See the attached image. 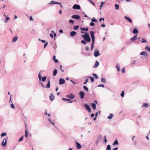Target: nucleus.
<instances>
[{
	"instance_id": "nucleus-1",
	"label": "nucleus",
	"mask_w": 150,
	"mask_h": 150,
	"mask_svg": "<svg viewBox=\"0 0 150 150\" xmlns=\"http://www.w3.org/2000/svg\"><path fill=\"white\" fill-rule=\"evenodd\" d=\"M83 38L84 40L86 42H90L91 41V39L88 34L86 33L84 35H82L81 36Z\"/></svg>"
},
{
	"instance_id": "nucleus-2",
	"label": "nucleus",
	"mask_w": 150,
	"mask_h": 150,
	"mask_svg": "<svg viewBox=\"0 0 150 150\" xmlns=\"http://www.w3.org/2000/svg\"><path fill=\"white\" fill-rule=\"evenodd\" d=\"M90 33L91 35V38H92V42H95V36H94V32L93 31H91L90 32Z\"/></svg>"
},
{
	"instance_id": "nucleus-3",
	"label": "nucleus",
	"mask_w": 150,
	"mask_h": 150,
	"mask_svg": "<svg viewBox=\"0 0 150 150\" xmlns=\"http://www.w3.org/2000/svg\"><path fill=\"white\" fill-rule=\"evenodd\" d=\"M72 8L74 9L80 10L81 7L79 5L74 4L72 7Z\"/></svg>"
},
{
	"instance_id": "nucleus-4",
	"label": "nucleus",
	"mask_w": 150,
	"mask_h": 150,
	"mask_svg": "<svg viewBox=\"0 0 150 150\" xmlns=\"http://www.w3.org/2000/svg\"><path fill=\"white\" fill-rule=\"evenodd\" d=\"M99 51L97 49H95L94 52V55L95 57H97L99 56Z\"/></svg>"
},
{
	"instance_id": "nucleus-5",
	"label": "nucleus",
	"mask_w": 150,
	"mask_h": 150,
	"mask_svg": "<svg viewBox=\"0 0 150 150\" xmlns=\"http://www.w3.org/2000/svg\"><path fill=\"white\" fill-rule=\"evenodd\" d=\"M71 18L76 20H79L80 18V16L77 15H74L71 16Z\"/></svg>"
},
{
	"instance_id": "nucleus-6",
	"label": "nucleus",
	"mask_w": 150,
	"mask_h": 150,
	"mask_svg": "<svg viewBox=\"0 0 150 150\" xmlns=\"http://www.w3.org/2000/svg\"><path fill=\"white\" fill-rule=\"evenodd\" d=\"M79 94L81 98L82 99L84 98L85 93L83 91H81L79 93Z\"/></svg>"
},
{
	"instance_id": "nucleus-7",
	"label": "nucleus",
	"mask_w": 150,
	"mask_h": 150,
	"mask_svg": "<svg viewBox=\"0 0 150 150\" xmlns=\"http://www.w3.org/2000/svg\"><path fill=\"white\" fill-rule=\"evenodd\" d=\"M59 84H64L65 82V80L63 79L60 78L59 79Z\"/></svg>"
},
{
	"instance_id": "nucleus-8",
	"label": "nucleus",
	"mask_w": 150,
	"mask_h": 150,
	"mask_svg": "<svg viewBox=\"0 0 150 150\" xmlns=\"http://www.w3.org/2000/svg\"><path fill=\"white\" fill-rule=\"evenodd\" d=\"M7 139H4L2 141L1 144L2 146H6V145Z\"/></svg>"
},
{
	"instance_id": "nucleus-9",
	"label": "nucleus",
	"mask_w": 150,
	"mask_h": 150,
	"mask_svg": "<svg viewBox=\"0 0 150 150\" xmlns=\"http://www.w3.org/2000/svg\"><path fill=\"white\" fill-rule=\"evenodd\" d=\"M85 106L86 107V109L89 112H91V109L90 108V106L89 105H88L87 104H85Z\"/></svg>"
},
{
	"instance_id": "nucleus-10",
	"label": "nucleus",
	"mask_w": 150,
	"mask_h": 150,
	"mask_svg": "<svg viewBox=\"0 0 150 150\" xmlns=\"http://www.w3.org/2000/svg\"><path fill=\"white\" fill-rule=\"evenodd\" d=\"M140 54L146 56L148 55V53L146 51H144L141 52Z\"/></svg>"
},
{
	"instance_id": "nucleus-11",
	"label": "nucleus",
	"mask_w": 150,
	"mask_h": 150,
	"mask_svg": "<svg viewBox=\"0 0 150 150\" xmlns=\"http://www.w3.org/2000/svg\"><path fill=\"white\" fill-rule=\"evenodd\" d=\"M124 18L125 19L127 20L130 23H132V21L129 17H127L126 16H125Z\"/></svg>"
},
{
	"instance_id": "nucleus-12",
	"label": "nucleus",
	"mask_w": 150,
	"mask_h": 150,
	"mask_svg": "<svg viewBox=\"0 0 150 150\" xmlns=\"http://www.w3.org/2000/svg\"><path fill=\"white\" fill-rule=\"evenodd\" d=\"M76 148L77 149H80L81 148V144L78 142H76Z\"/></svg>"
},
{
	"instance_id": "nucleus-13",
	"label": "nucleus",
	"mask_w": 150,
	"mask_h": 150,
	"mask_svg": "<svg viewBox=\"0 0 150 150\" xmlns=\"http://www.w3.org/2000/svg\"><path fill=\"white\" fill-rule=\"evenodd\" d=\"M50 100L52 101L54 98V95H53L52 93H51L50 95Z\"/></svg>"
},
{
	"instance_id": "nucleus-14",
	"label": "nucleus",
	"mask_w": 150,
	"mask_h": 150,
	"mask_svg": "<svg viewBox=\"0 0 150 150\" xmlns=\"http://www.w3.org/2000/svg\"><path fill=\"white\" fill-rule=\"evenodd\" d=\"M26 128V130H25V136L26 138H27L28 136V129L26 128V127H25Z\"/></svg>"
},
{
	"instance_id": "nucleus-15",
	"label": "nucleus",
	"mask_w": 150,
	"mask_h": 150,
	"mask_svg": "<svg viewBox=\"0 0 150 150\" xmlns=\"http://www.w3.org/2000/svg\"><path fill=\"white\" fill-rule=\"evenodd\" d=\"M76 34V32L75 31H72L70 32V35L71 36L73 37Z\"/></svg>"
},
{
	"instance_id": "nucleus-16",
	"label": "nucleus",
	"mask_w": 150,
	"mask_h": 150,
	"mask_svg": "<svg viewBox=\"0 0 150 150\" xmlns=\"http://www.w3.org/2000/svg\"><path fill=\"white\" fill-rule=\"evenodd\" d=\"M67 96L71 99H73L75 97L72 94H71L69 95H67Z\"/></svg>"
},
{
	"instance_id": "nucleus-17",
	"label": "nucleus",
	"mask_w": 150,
	"mask_h": 150,
	"mask_svg": "<svg viewBox=\"0 0 150 150\" xmlns=\"http://www.w3.org/2000/svg\"><path fill=\"white\" fill-rule=\"evenodd\" d=\"M50 80H49L48 81L47 83L46 86L45 87L46 88H49L50 87Z\"/></svg>"
},
{
	"instance_id": "nucleus-18",
	"label": "nucleus",
	"mask_w": 150,
	"mask_h": 150,
	"mask_svg": "<svg viewBox=\"0 0 150 150\" xmlns=\"http://www.w3.org/2000/svg\"><path fill=\"white\" fill-rule=\"evenodd\" d=\"M137 39V35H135L132 38L130 39V40L132 41L136 40Z\"/></svg>"
},
{
	"instance_id": "nucleus-19",
	"label": "nucleus",
	"mask_w": 150,
	"mask_h": 150,
	"mask_svg": "<svg viewBox=\"0 0 150 150\" xmlns=\"http://www.w3.org/2000/svg\"><path fill=\"white\" fill-rule=\"evenodd\" d=\"M99 65V62L98 61H96V62L95 65H94V66L93 67L95 68L96 67L98 66Z\"/></svg>"
},
{
	"instance_id": "nucleus-20",
	"label": "nucleus",
	"mask_w": 150,
	"mask_h": 150,
	"mask_svg": "<svg viewBox=\"0 0 150 150\" xmlns=\"http://www.w3.org/2000/svg\"><path fill=\"white\" fill-rule=\"evenodd\" d=\"M133 33L134 34H137L138 33V31L137 29H134L133 31Z\"/></svg>"
},
{
	"instance_id": "nucleus-21",
	"label": "nucleus",
	"mask_w": 150,
	"mask_h": 150,
	"mask_svg": "<svg viewBox=\"0 0 150 150\" xmlns=\"http://www.w3.org/2000/svg\"><path fill=\"white\" fill-rule=\"evenodd\" d=\"M56 56L55 55H54L53 56V60L55 62V63H57L58 62V60L56 59Z\"/></svg>"
},
{
	"instance_id": "nucleus-22",
	"label": "nucleus",
	"mask_w": 150,
	"mask_h": 150,
	"mask_svg": "<svg viewBox=\"0 0 150 150\" xmlns=\"http://www.w3.org/2000/svg\"><path fill=\"white\" fill-rule=\"evenodd\" d=\"M91 106L94 110H95L96 109V105L95 104L93 103H92L91 104Z\"/></svg>"
},
{
	"instance_id": "nucleus-23",
	"label": "nucleus",
	"mask_w": 150,
	"mask_h": 150,
	"mask_svg": "<svg viewBox=\"0 0 150 150\" xmlns=\"http://www.w3.org/2000/svg\"><path fill=\"white\" fill-rule=\"evenodd\" d=\"M113 116L112 114H111L110 115L107 117V118L110 120L111 119Z\"/></svg>"
},
{
	"instance_id": "nucleus-24",
	"label": "nucleus",
	"mask_w": 150,
	"mask_h": 150,
	"mask_svg": "<svg viewBox=\"0 0 150 150\" xmlns=\"http://www.w3.org/2000/svg\"><path fill=\"white\" fill-rule=\"evenodd\" d=\"M17 39H18V38L17 37L15 36V37H14L13 38V41H12L13 42H15L17 40Z\"/></svg>"
},
{
	"instance_id": "nucleus-25",
	"label": "nucleus",
	"mask_w": 150,
	"mask_h": 150,
	"mask_svg": "<svg viewBox=\"0 0 150 150\" xmlns=\"http://www.w3.org/2000/svg\"><path fill=\"white\" fill-rule=\"evenodd\" d=\"M57 70L56 69H55L54 70V71H53V76H56L57 74Z\"/></svg>"
},
{
	"instance_id": "nucleus-26",
	"label": "nucleus",
	"mask_w": 150,
	"mask_h": 150,
	"mask_svg": "<svg viewBox=\"0 0 150 150\" xmlns=\"http://www.w3.org/2000/svg\"><path fill=\"white\" fill-rule=\"evenodd\" d=\"M118 142L117 140H116L114 142L112 143V144L113 145H117L118 144Z\"/></svg>"
},
{
	"instance_id": "nucleus-27",
	"label": "nucleus",
	"mask_w": 150,
	"mask_h": 150,
	"mask_svg": "<svg viewBox=\"0 0 150 150\" xmlns=\"http://www.w3.org/2000/svg\"><path fill=\"white\" fill-rule=\"evenodd\" d=\"M57 3H58V2L55 1H52L49 3V4H57Z\"/></svg>"
},
{
	"instance_id": "nucleus-28",
	"label": "nucleus",
	"mask_w": 150,
	"mask_h": 150,
	"mask_svg": "<svg viewBox=\"0 0 150 150\" xmlns=\"http://www.w3.org/2000/svg\"><path fill=\"white\" fill-rule=\"evenodd\" d=\"M116 67L117 68V71H119L120 70V67L118 64L116 65Z\"/></svg>"
},
{
	"instance_id": "nucleus-29",
	"label": "nucleus",
	"mask_w": 150,
	"mask_h": 150,
	"mask_svg": "<svg viewBox=\"0 0 150 150\" xmlns=\"http://www.w3.org/2000/svg\"><path fill=\"white\" fill-rule=\"evenodd\" d=\"M145 49L147 51L149 52H150V47L148 46H146L145 47Z\"/></svg>"
},
{
	"instance_id": "nucleus-30",
	"label": "nucleus",
	"mask_w": 150,
	"mask_h": 150,
	"mask_svg": "<svg viewBox=\"0 0 150 150\" xmlns=\"http://www.w3.org/2000/svg\"><path fill=\"white\" fill-rule=\"evenodd\" d=\"M79 25H76L74 27V29L75 30H77L79 29Z\"/></svg>"
},
{
	"instance_id": "nucleus-31",
	"label": "nucleus",
	"mask_w": 150,
	"mask_h": 150,
	"mask_svg": "<svg viewBox=\"0 0 150 150\" xmlns=\"http://www.w3.org/2000/svg\"><path fill=\"white\" fill-rule=\"evenodd\" d=\"M148 106V103H144L143 104V105L142 106V107H144L146 108H147Z\"/></svg>"
},
{
	"instance_id": "nucleus-32",
	"label": "nucleus",
	"mask_w": 150,
	"mask_h": 150,
	"mask_svg": "<svg viewBox=\"0 0 150 150\" xmlns=\"http://www.w3.org/2000/svg\"><path fill=\"white\" fill-rule=\"evenodd\" d=\"M42 75L40 74V73H39L38 74L39 79L40 81H41L42 79Z\"/></svg>"
},
{
	"instance_id": "nucleus-33",
	"label": "nucleus",
	"mask_w": 150,
	"mask_h": 150,
	"mask_svg": "<svg viewBox=\"0 0 150 150\" xmlns=\"http://www.w3.org/2000/svg\"><path fill=\"white\" fill-rule=\"evenodd\" d=\"M101 82H102L104 83H106V81L105 79L103 78H101Z\"/></svg>"
},
{
	"instance_id": "nucleus-34",
	"label": "nucleus",
	"mask_w": 150,
	"mask_h": 150,
	"mask_svg": "<svg viewBox=\"0 0 150 150\" xmlns=\"http://www.w3.org/2000/svg\"><path fill=\"white\" fill-rule=\"evenodd\" d=\"M111 147L110 145H108L106 148V150H111Z\"/></svg>"
},
{
	"instance_id": "nucleus-35",
	"label": "nucleus",
	"mask_w": 150,
	"mask_h": 150,
	"mask_svg": "<svg viewBox=\"0 0 150 150\" xmlns=\"http://www.w3.org/2000/svg\"><path fill=\"white\" fill-rule=\"evenodd\" d=\"M83 88L86 90L87 91H88V88L86 87V86H83Z\"/></svg>"
},
{
	"instance_id": "nucleus-36",
	"label": "nucleus",
	"mask_w": 150,
	"mask_h": 150,
	"mask_svg": "<svg viewBox=\"0 0 150 150\" xmlns=\"http://www.w3.org/2000/svg\"><path fill=\"white\" fill-rule=\"evenodd\" d=\"M142 41L141 42L142 43H147V41L145 39L142 38Z\"/></svg>"
},
{
	"instance_id": "nucleus-37",
	"label": "nucleus",
	"mask_w": 150,
	"mask_h": 150,
	"mask_svg": "<svg viewBox=\"0 0 150 150\" xmlns=\"http://www.w3.org/2000/svg\"><path fill=\"white\" fill-rule=\"evenodd\" d=\"M103 139L104 140V141L106 143L107 142V139H106V136H105L104 137Z\"/></svg>"
},
{
	"instance_id": "nucleus-38",
	"label": "nucleus",
	"mask_w": 150,
	"mask_h": 150,
	"mask_svg": "<svg viewBox=\"0 0 150 150\" xmlns=\"http://www.w3.org/2000/svg\"><path fill=\"white\" fill-rule=\"evenodd\" d=\"M94 42H92L91 45V50H92L94 47Z\"/></svg>"
},
{
	"instance_id": "nucleus-39",
	"label": "nucleus",
	"mask_w": 150,
	"mask_h": 150,
	"mask_svg": "<svg viewBox=\"0 0 150 150\" xmlns=\"http://www.w3.org/2000/svg\"><path fill=\"white\" fill-rule=\"evenodd\" d=\"M115 9L117 10H118L119 9V6L117 4H115Z\"/></svg>"
},
{
	"instance_id": "nucleus-40",
	"label": "nucleus",
	"mask_w": 150,
	"mask_h": 150,
	"mask_svg": "<svg viewBox=\"0 0 150 150\" xmlns=\"http://www.w3.org/2000/svg\"><path fill=\"white\" fill-rule=\"evenodd\" d=\"M62 99L63 100L66 101L70 100V99H67L64 98H62Z\"/></svg>"
},
{
	"instance_id": "nucleus-41",
	"label": "nucleus",
	"mask_w": 150,
	"mask_h": 150,
	"mask_svg": "<svg viewBox=\"0 0 150 150\" xmlns=\"http://www.w3.org/2000/svg\"><path fill=\"white\" fill-rule=\"evenodd\" d=\"M46 78H47L46 76H45V77H43L42 79V81H45Z\"/></svg>"
},
{
	"instance_id": "nucleus-42",
	"label": "nucleus",
	"mask_w": 150,
	"mask_h": 150,
	"mask_svg": "<svg viewBox=\"0 0 150 150\" xmlns=\"http://www.w3.org/2000/svg\"><path fill=\"white\" fill-rule=\"evenodd\" d=\"M120 95L122 97H124V91H122V92H121V93Z\"/></svg>"
},
{
	"instance_id": "nucleus-43",
	"label": "nucleus",
	"mask_w": 150,
	"mask_h": 150,
	"mask_svg": "<svg viewBox=\"0 0 150 150\" xmlns=\"http://www.w3.org/2000/svg\"><path fill=\"white\" fill-rule=\"evenodd\" d=\"M6 133H3L1 134V137H3L4 136H6Z\"/></svg>"
},
{
	"instance_id": "nucleus-44",
	"label": "nucleus",
	"mask_w": 150,
	"mask_h": 150,
	"mask_svg": "<svg viewBox=\"0 0 150 150\" xmlns=\"http://www.w3.org/2000/svg\"><path fill=\"white\" fill-rule=\"evenodd\" d=\"M81 42L82 43L84 44L85 45L86 44V41L84 40H82Z\"/></svg>"
},
{
	"instance_id": "nucleus-45",
	"label": "nucleus",
	"mask_w": 150,
	"mask_h": 150,
	"mask_svg": "<svg viewBox=\"0 0 150 150\" xmlns=\"http://www.w3.org/2000/svg\"><path fill=\"white\" fill-rule=\"evenodd\" d=\"M93 75L96 79H97L98 78V77L96 74L94 73H93Z\"/></svg>"
},
{
	"instance_id": "nucleus-46",
	"label": "nucleus",
	"mask_w": 150,
	"mask_h": 150,
	"mask_svg": "<svg viewBox=\"0 0 150 150\" xmlns=\"http://www.w3.org/2000/svg\"><path fill=\"white\" fill-rule=\"evenodd\" d=\"M88 78H89L91 79V81L92 82H93L94 81V78L93 77H88Z\"/></svg>"
},
{
	"instance_id": "nucleus-47",
	"label": "nucleus",
	"mask_w": 150,
	"mask_h": 150,
	"mask_svg": "<svg viewBox=\"0 0 150 150\" xmlns=\"http://www.w3.org/2000/svg\"><path fill=\"white\" fill-rule=\"evenodd\" d=\"M48 120L50 122V123H52L53 125H54V122H52V120L50 118H48Z\"/></svg>"
},
{
	"instance_id": "nucleus-48",
	"label": "nucleus",
	"mask_w": 150,
	"mask_h": 150,
	"mask_svg": "<svg viewBox=\"0 0 150 150\" xmlns=\"http://www.w3.org/2000/svg\"><path fill=\"white\" fill-rule=\"evenodd\" d=\"M105 2H102L101 3V4L100 5V9L101 8V7H103V5L104 4Z\"/></svg>"
},
{
	"instance_id": "nucleus-49",
	"label": "nucleus",
	"mask_w": 150,
	"mask_h": 150,
	"mask_svg": "<svg viewBox=\"0 0 150 150\" xmlns=\"http://www.w3.org/2000/svg\"><path fill=\"white\" fill-rule=\"evenodd\" d=\"M91 21H92V22H97V20H96V19H95V18H93L92 19V20H91Z\"/></svg>"
},
{
	"instance_id": "nucleus-50",
	"label": "nucleus",
	"mask_w": 150,
	"mask_h": 150,
	"mask_svg": "<svg viewBox=\"0 0 150 150\" xmlns=\"http://www.w3.org/2000/svg\"><path fill=\"white\" fill-rule=\"evenodd\" d=\"M23 137H21L19 139V140H18V142H20L21 141L23 140Z\"/></svg>"
},
{
	"instance_id": "nucleus-51",
	"label": "nucleus",
	"mask_w": 150,
	"mask_h": 150,
	"mask_svg": "<svg viewBox=\"0 0 150 150\" xmlns=\"http://www.w3.org/2000/svg\"><path fill=\"white\" fill-rule=\"evenodd\" d=\"M11 108H15V106H14V104H13V103H12V104H11Z\"/></svg>"
},
{
	"instance_id": "nucleus-52",
	"label": "nucleus",
	"mask_w": 150,
	"mask_h": 150,
	"mask_svg": "<svg viewBox=\"0 0 150 150\" xmlns=\"http://www.w3.org/2000/svg\"><path fill=\"white\" fill-rule=\"evenodd\" d=\"M39 40L41 41V42L42 43H45V41L44 40H41L40 39H39Z\"/></svg>"
},
{
	"instance_id": "nucleus-53",
	"label": "nucleus",
	"mask_w": 150,
	"mask_h": 150,
	"mask_svg": "<svg viewBox=\"0 0 150 150\" xmlns=\"http://www.w3.org/2000/svg\"><path fill=\"white\" fill-rule=\"evenodd\" d=\"M47 44H48V43L47 42L45 43L44 47H43L44 48H45L47 46Z\"/></svg>"
},
{
	"instance_id": "nucleus-54",
	"label": "nucleus",
	"mask_w": 150,
	"mask_h": 150,
	"mask_svg": "<svg viewBox=\"0 0 150 150\" xmlns=\"http://www.w3.org/2000/svg\"><path fill=\"white\" fill-rule=\"evenodd\" d=\"M98 86V87H101L104 88V86L103 84H100V85H99Z\"/></svg>"
},
{
	"instance_id": "nucleus-55",
	"label": "nucleus",
	"mask_w": 150,
	"mask_h": 150,
	"mask_svg": "<svg viewBox=\"0 0 150 150\" xmlns=\"http://www.w3.org/2000/svg\"><path fill=\"white\" fill-rule=\"evenodd\" d=\"M121 71L122 73H124L125 72V69L124 68H123L121 70Z\"/></svg>"
},
{
	"instance_id": "nucleus-56",
	"label": "nucleus",
	"mask_w": 150,
	"mask_h": 150,
	"mask_svg": "<svg viewBox=\"0 0 150 150\" xmlns=\"http://www.w3.org/2000/svg\"><path fill=\"white\" fill-rule=\"evenodd\" d=\"M69 22L70 23H74V21L72 20H70L69 21Z\"/></svg>"
},
{
	"instance_id": "nucleus-57",
	"label": "nucleus",
	"mask_w": 150,
	"mask_h": 150,
	"mask_svg": "<svg viewBox=\"0 0 150 150\" xmlns=\"http://www.w3.org/2000/svg\"><path fill=\"white\" fill-rule=\"evenodd\" d=\"M90 25L91 26H93L95 25V24L93 22H91L90 24Z\"/></svg>"
},
{
	"instance_id": "nucleus-58",
	"label": "nucleus",
	"mask_w": 150,
	"mask_h": 150,
	"mask_svg": "<svg viewBox=\"0 0 150 150\" xmlns=\"http://www.w3.org/2000/svg\"><path fill=\"white\" fill-rule=\"evenodd\" d=\"M88 79H87L85 80V82L84 83V84H86V83H87L88 82Z\"/></svg>"
},
{
	"instance_id": "nucleus-59",
	"label": "nucleus",
	"mask_w": 150,
	"mask_h": 150,
	"mask_svg": "<svg viewBox=\"0 0 150 150\" xmlns=\"http://www.w3.org/2000/svg\"><path fill=\"white\" fill-rule=\"evenodd\" d=\"M102 20L104 21V18H101L99 19V21H101Z\"/></svg>"
},
{
	"instance_id": "nucleus-60",
	"label": "nucleus",
	"mask_w": 150,
	"mask_h": 150,
	"mask_svg": "<svg viewBox=\"0 0 150 150\" xmlns=\"http://www.w3.org/2000/svg\"><path fill=\"white\" fill-rule=\"evenodd\" d=\"M81 30H82L84 31H85V28L84 27L82 28L81 27Z\"/></svg>"
},
{
	"instance_id": "nucleus-61",
	"label": "nucleus",
	"mask_w": 150,
	"mask_h": 150,
	"mask_svg": "<svg viewBox=\"0 0 150 150\" xmlns=\"http://www.w3.org/2000/svg\"><path fill=\"white\" fill-rule=\"evenodd\" d=\"M86 50L87 51H88L89 50V48L88 47H86Z\"/></svg>"
},
{
	"instance_id": "nucleus-62",
	"label": "nucleus",
	"mask_w": 150,
	"mask_h": 150,
	"mask_svg": "<svg viewBox=\"0 0 150 150\" xmlns=\"http://www.w3.org/2000/svg\"><path fill=\"white\" fill-rule=\"evenodd\" d=\"M50 37L51 38H53V34H52V33H50Z\"/></svg>"
},
{
	"instance_id": "nucleus-63",
	"label": "nucleus",
	"mask_w": 150,
	"mask_h": 150,
	"mask_svg": "<svg viewBox=\"0 0 150 150\" xmlns=\"http://www.w3.org/2000/svg\"><path fill=\"white\" fill-rule=\"evenodd\" d=\"M41 84L42 87L43 88H44L45 87L44 84L42 83H41Z\"/></svg>"
},
{
	"instance_id": "nucleus-64",
	"label": "nucleus",
	"mask_w": 150,
	"mask_h": 150,
	"mask_svg": "<svg viewBox=\"0 0 150 150\" xmlns=\"http://www.w3.org/2000/svg\"><path fill=\"white\" fill-rule=\"evenodd\" d=\"M118 149V148L116 147L114 149H113L112 150H117Z\"/></svg>"
}]
</instances>
